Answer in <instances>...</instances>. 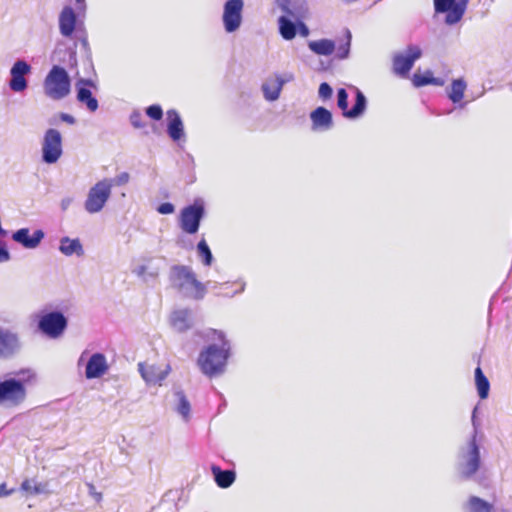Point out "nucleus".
Segmentation results:
<instances>
[{
    "label": "nucleus",
    "instance_id": "35",
    "mask_svg": "<svg viewBox=\"0 0 512 512\" xmlns=\"http://www.w3.org/2000/svg\"><path fill=\"white\" fill-rule=\"evenodd\" d=\"M351 32L349 30H346V41L342 44H340L337 48L336 57L338 59H346L349 56L350 53V46H351Z\"/></svg>",
    "mask_w": 512,
    "mask_h": 512
},
{
    "label": "nucleus",
    "instance_id": "31",
    "mask_svg": "<svg viewBox=\"0 0 512 512\" xmlns=\"http://www.w3.org/2000/svg\"><path fill=\"white\" fill-rule=\"evenodd\" d=\"M474 374L478 395L481 399H486L489 395L490 383L480 367L475 369Z\"/></svg>",
    "mask_w": 512,
    "mask_h": 512
},
{
    "label": "nucleus",
    "instance_id": "32",
    "mask_svg": "<svg viewBox=\"0 0 512 512\" xmlns=\"http://www.w3.org/2000/svg\"><path fill=\"white\" fill-rule=\"evenodd\" d=\"M466 90V82L463 79H455L452 81L451 89L448 92V97L453 103H458L462 100Z\"/></svg>",
    "mask_w": 512,
    "mask_h": 512
},
{
    "label": "nucleus",
    "instance_id": "51",
    "mask_svg": "<svg viewBox=\"0 0 512 512\" xmlns=\"http://www.w3.org/2000/svg\"><path fill=\"white\" fill-rule=\"evenodd\" d=\"M430 84L435 85V86H443L444 80L442 78H436V77L432 76Z\"/></svg>",
    "mask_w": 512,
    "mask_h": 512
},
{
    "label": "nucleus",
    "instance_id": "39",
    "mask_svg": "<svg viewBox=\"0 0 512 512\" xmlns=\"http://www.w3.org/2000/svg\"><path fill=\"white\" fill-rule=\"evenodd\" d=\"M130 122L134 128H143L145 123L142 121V114L138 110H134L130 115Z\"/></svg>",
    "mask_w": 512,
    "mask_h": 512
},
{
    "label": "nucleus",
    "instance_id": "6",
    "mask_svg": "<svg viewBox=\"0 0 512 512\" xmlns=\"http://www.w3.org/2000/svg\"><path fill=\"white\" fill-rule=\"evenodd\" d=\"M205 202L197 198L190 205L181 209L179 214V226L187 234H195L200 228L201 221L205 217Z\"/></svg>",
    "mask_w": 512,
    "mask_h": 512
},
{
    "label": "nucleus",
    "instance_id": "36",
    "mask_svg": "<svg viewBox=\"0 0 512 512\" xmlns=\"http://www.w3.org/2000/svg\"><path fill=\"white\" fill-rule=\"evenodd\" d=\"M433 74L431 71H426L425 73H414L413 75V85L415 87H423L425 85H429L431 82Z\"/></svg>",
    "mask_w": 512,
    "mask_h": 512
},
{
    "label": "nucleus",
    "instance_id": "23",
    "mask_svg": "<svg viewBox=\"0 0 512 512\" xmlns=\"http://www.w3.org/2000/svg\"><path fill=\"white\" fill-rule=\"evenodd\" d=\"M77 16L73 8L65 6L59 15V30L62 36H72L76 27Z\"/></svg>",
    "mask_w": 512,
    "mask_h": 512
},
{
    "label": "nucleus",
    "instance_id": "34",
    "mask_svg": "<svg viewBox=\"0 0 512 512\" xmlns=\"http://www.w3.org/2000/svg\"><path fill=\"white\" fill-rule=\"evenodd\" d=\"M445 13H447L446 18H445V23L448 25H454L462 19L463 15L465 13V10L462 7L454 4Z\"/></svg>",
    "mask_w": 512,
    "mask_h": 512
},
{
    "label": "nucleus",
    "instance_id": "55",
    "mask_svg": "<svg viewBox=\"0 0 512 512\" xmlns=\"http://www.w3.org/2000/svg\"><path fill=\"white\" fill-rule=\"evenodd\" d=\"M225 285H227V283H225V284L213 283V285L211 286V288H212V289H217V288H219V287H223V286H225Z\"/></svg>",
    "mask_w": 512,
    "mask_h": 512
},
{
    "label": "nucleus",
    "instance_id": "10",
    "mask_svg": "<svg viewBox=\"0 0 512 512\" xmlns=\"http://www.w3.org/2000/svg\"><path fill=\"white\" fill-rule=\"evenodd\" d=\"M355 103L351 109H348V93L344 88L337 90V105L342 110L343 116L348 119H357L361 117L367 107V99L363 92L356 88Z\"/></svg>",
    "mask_w": 512,
    "mask_h": 512
},
{
    "label": "nucleus",
    "instance_id": "46",
    "mask_svg": "<svg viewBox=\"0 0 512 512\" xmlns=\"http://www.w3.org/2000/svg\"><path fill=\"white\" fill-rule=\"evenodd\" d=\"M10 258H11L10 252L8 251L6 246L3 244H0V263L7 262L10 260Z\"/></svg>",
    "mask_w": 512,
    "mask_h": 512
},
{
    "label": "nucleus",
    "instance_id": "28",
    "mask_svg": "<svg viewBox=\"0 0 512 512\" xmlns=\"http://www.w3.org/2000/svg\"><path fill=\"white\" fill-rule=\"evenodd\" d=\"M309 49L320 56H330L335 51V42L330 39L312 40L308 42Z\"/></svg>",
    "mask_w": 512,
    "mask_h": 512
},
{
    "label": "nucleus",
    "instance_id": "50",
    "mask_svg": "<svg viewBox=\"0 0 512 512\" xmlns=\"http://www.w3.org/2000/svg\"><path fill=\"white\" fill-rule=\"evenodd\" d=\"M13 490H7L6 488V484L5 483H2L0 485V497H4V496H8L10 494H12Z\"/></svg>",
    "mask_w": 512,
    "mask_h": 512
},
{
    "label": "nucleus",
    "instance_id": "33",
    "mask_svg": "<svg viewBox=\"0 0 512 512\" xmlns=\"http://www.w3.org/2000/svg\"><path fill=\"white\" fill-rule=\"evenodd\" d=\"M197 253L205 266H211L214 258L207 242L204 239L198 242Z\"/></svg>",
    "mask_w": 512,
    "mask_h": 512
},
{
    "label": "nucleus",
    "instance_id": "42",
    "mask_svg": "<svg viewBox=\"0 0 512 512\" xmlns=\"http://www.w3.org/2000/svg\"><path fill=\"white\" fill-rule=\"evenodd\" d=\"M21 488L24 491L32 493V494H38L40 492V489L38 488V486L35 484V482L33 480H25L22 483Z\"/></svg>",
    "mask_w": 512,
    "mask_h": 512
},
{
    "label": "nucleus",
    "instance_id": "5",
    "mask_svg": "<svg viewBox=\"0 0 512 512\" xmlns=\"http://www.w3.org/2000/svg\"><path fill=\"white\" fill-rule=\"evenodd\" d=\"M113 181L104 178L90 187L84 202V209L89 214H96L103 210L111 197Z\"/></svg>",
    "mask_w": 512,
    "mask_h": 512
},
{
    "label": "nucleus",
    "instance_id": "37",
    "mask_svg": "<svg viewBox=\"0 0 512 512\" xmlns=\"http://www.w3.org/2000/svg\"><path fill=\"white\" fill-rule=\"evenodd\" d=\"M146 115L152 120L159 121L163 117V109L158 104H153L145 109Z\"/></svg>",
    "mask_w": 512,
    "mask_h": 512
},
{
    "label": "nucleus",
    "instance_id": "16",
    "mask_svg": "<svg viewBox=\"0 0 512 512\" xmlns=\"http://www.w3.org/2000/svg\"><path fill=\"white\" fill-rule=\"evenodd\" d=\"M21 348L19 336L10 329L0 327V358L14 356Z\"/></svg>",
    "mask_w": 512,
    "mask_h": 512
},
{
    "label": "nucleus",
    "instance_id": "26",
    "mask_svg": "<svg viewBox=\"0 0 512 512\" xmlns=\"http://www.w3.org/2000/svg\"><path fill=\"white\" fill-rule=\"evenodd\" d=\"M211 471L216 484L220 488H229L235 482L236 473L233 470H222L220 467L213 465Z\"/></svg>",
    "mask_w": 512,
    "mask_h": 512
},
{
    "label": "nucleus",
    "instance_id": "4",
    "mask_svg": "<svg viewBox=\"0 0 512 512\" xmlns=\"http://www.w3.org/2000/svg\"><path fill=\"white\" fill-rule=\"evenodd\" d=\"M44 92L53 100H61L70 93L71 80L67 71L54 65L44 80Z\"/></svg>",
    "mask_w": 512,
    "mask_h": 512
},
{
    "label": "nucleus",
    "instance_id": "44",
    "mask_svg": "<svg viewBox=\"0 0 512 512\" xmlns=\"http://www.w3.org/2000/svg\"><path fill=\"white\" fill-rule=\"evenodd\" d=\"M129 179H130L129 173L122 172V173L118 174L115 178L112 179L113 186L114 185H117V186L125 185L126 183L129 182Z\"/></svg>",
    "mask_w": 512,
    "mask_h": 512
},
{
    "label": "nucleus",
    "instance_id": "2",
    "mask_svg": "<svg viewBox=\"0 0 512 512\" xmlns=\"http://www.w3.org/2000/svg\"><path fill=\"white\" fill-rule=\"evenodd\" d=\"M477 407L472 412L473 432L469 439L462 444L457 452L455 468L461 481L476 480L482 468L481 446L477 440L478 423L476 421Z\"/></svg>",
    "mask_w": 512,
    "mask_h": 512
},
{
    "label": "nucleus",
    "instance_id": "38",
    "mask_svg": "<svg viewBox=\"0 0 512 512\" xmlns=\"http://www.w3.org/2000/svg\"><path fill=\"white\" fill-rule=\"evenodd\" d=\"M454 4H456V0H434V8L437 13L446 12Z\"/></svg>",
    "mask_w": 512,
    "mask_h": 512
},
{
    "label": "nucleus",
    "instance_id": "27",
    "mask_svg": "<svg viewBox=\"0 0 512 512\" xmlns=\"http://www.w3.org/2000/svg\"><path fill=\"white\" fill-rule=\"evenodd\" d=\"M278 31L284 40L290 41L297 35V21L293 22L288 15H282L278 18Z\"/></svg>",
    "mask_w": 512,
    "mask_h": 512
},
{
    "label": "nucleus",
    "instance_id": "11",
    "mask_svg": "<svg viewBox=\"0 0 512 512\" xmlns=\"http://www.w3.org/2000/svg\"><path fill=\"white\" fill-rule=\"evenodd\" d=\"M243 0H227L223 6L222 22L227 33L237 31L243 20Z\"/></svg>",
    "mask_w": 512,
    "mask_h": 512
},
{
    "label": "nucleus",
    "instance_id": "49",
    "mask_svg": "<svg viewBox=\"0 0 512 512\" xmlns=\"http://www.w3.org/2000/svg\"><path fill=\"white\" fill-rule=\"evenodd\" d=\"M72 201H73V199L70 198V197L63 198L61 200V208H62V210H67L68 207L71 205Z\"/></svg>",
    "mask_w": 512,
    "mask_h": 512
},
{
    "label": "nucleus",
    "instance_id": "47",
    "mask_svg": "<svg viewBox=\"0 0 512 512\" xmlns=\"http://www.w3.org/2000/svg\"><path fill=\"white\" fill-rule=\"evenodd\" d=\"M240 284V288L236 291H233L232 293H221L219 292L218 295L224 296V297H233L236 294L242 293L245 290L246 283L242 280L237 282Z\"/></svg>",
    "mask_w": 512,
    "mask_h": 512
},
{
    "label": "nucleus",
    "instance_id": "25",
    "mask_svg": "<svg viewBox=\"0 0 512 512\" xmlns=\"http://www.w3.org/2000/svg\"><path fill=\"white\" fill-rule=\"evenodd\" d=\"M463 512H493L494 505L481 497L471 495L463 503Z\"/></svg>",
    "mask_w": 512,
    "mask_h": 512
},
{
    "label": "nucleus",
    "instance_id": "52",
    "mask_svg": "<svg viewBox=\"0 0 512 512\" xmlns=\"http://www.w3.org/2000/svg\"><path fill=\"white\" fill-rule=\"evenodd\" d=\"M468 2L469 0H456V5L462 7L466 11Z\"/></svg>",
    "mask_w": 512,
    "mask_h": 512
},
{
    "label": "nucleus",
    "instance_id": "12",
    "mask_svg": "<svg viewBox=\"0 0 512 512\" xmlns=\"http://www.w3.org/2000/svg\"><path fill=\"white\" fill-rule=\"evenodd\" d=\"M76 99L79 103L84 105L90 112H95L99 103L93 96L92 90H98V84L89 78H79L75 82Z\"/></svg>",
    "mask_w": 512,
    "mask_h": 512
},
{
    "label": "nucleus",
    "instance_id": "41",
    "mask_svg": "<svg viewBox=\"0 0 512 512\" xmlns=\"http://www.w3.org/2000/svg\"><path fill=\"white\" fill-rule=\"evenodd\" d=\"M276 4L286 15L295 16L290 7L291 0H276Z\"/></svg>",
    "mask_w": 512,
    "mask_h": 512
},
{
    "label": "nucleus",
    "instance_id": "7",
    "mask_svg": "<svg viewBox=\"0 0 512 512\" xmlns=\"http://www.w3.org/2000/svg\"><path fill=\"white\" fill-rule=\"evenodd\" d=\"M37 318L38 330L51 339L62 336L68 326L66 316L60 311L41 312Z\"/></svg>",
    "mask_w": 512,
    "mask_h": 512
},
{
    "label": "nucleus",
    "instance_id": "40",
    "mask_svg": "<svg viewBox=\"0 0 512 512\" xmlns=\"http://www.w3.org/2000/svg\"><path fill=\"white\" fill-rule=\"evenodd\" d=\"M332 93H333L332 87L328 83L323 82L320 84L319 90H318V94H319L320 98H322L323 100H327L332 96Z\"/></svg>",
    "mask_w": 512,
    "mask_h": 512
},
{
    "label": "nucleus",
    "instance_id": "15",
    "mask_svg": "<svg viewBox=\"0 0 512 512\" xmlns=\"http://www.w3.org/2000/svg\"><path fill=\"white\" fill-rule=\"evenodd\" d=\"M31 72V66L25 60H17L10 68L9 88L16 93L23 92L28 87L26 76Z\"/></svg>",
    "mask_w": 512,
    "mask_h": 512
},
{
    "label": "nucleus",
    "instance_id": "13",
    "mask_svg": "<svg viewBox=\"0 0 512 512\" xmlns=\"http://www.w3.org/2000/svg\"><path fill=\"white\" fill-rule=\"evenodd\" d=\"M294 79L293 74H275L268 77L262 84L261 90L265 100L274 102L279 99L283 86Z\"/></svg>",
    "mask_w": 512,
    "mask_h": 512
},
{
    "label": "nucleus",
    "instance_id": "22",
    "mask_svg": "<svg viewBox=\"0 0 512 512\" xmlns=\"http://www.w3.org/2000/svg\"><path fill=\"white\" fill-rule=\"evenodd\" d=\"M167 134L173 141H179L184 137V125L180 114L175 109L166 112Z\"/></svg>",
    "mask_w": 512,
    "mask_h": 512
},
{
    "label": "nucleus",
    "instance_id": "54",
    "mask_svg": "<svg viewBox=\"0 0 512 512\" xmlns=\"http://www.w3.org/2000/svg\"><path fill=\"white\" fill-rule=\"evenodd\" d=\"M86 354H87V352H86V351H84V352L81 354L80 358L78 359V363H77V365H78V366H80V365L82 364V362L84 361V357H85V355H86Z\"/></svg>",
    "mask_w": 512,
    "mask_h": 512
},
{
    "label": "nucleus",
    "instance_id": "58",
    "mask_svg": "<svg viewBox=\"0 0 512 512\" xmlns=\"http://www.w3.org/2000/svg\"><path fill=\"white\" fill-rule=\"evenodd\" d=\"M510 88H511V90H512V84H510Z\"/></svg>",
    "mask_w": 512,
    "mask_h": 512
},
{
    "label": "nucleus",
    "instance_id": "24",
    "mask_svg": "<svg viewBox=\"0 0 512 512\" xmlns=\"http://www.w3.org/2000/svg\"><path fill=\"white\" fill-rule=\"evenodd\" d=\"M132 273L141 279L144 283H154L160 273V268L151 264V260L148 263L140 264L132 269Z\"/></svg>",
    "mask_w": 512,
    "mask_h": 512
},
{
    "label": "nucleus",
    "instance_id": "14",
    "mask_svg": "<svg viewBox=\"0 0 512 512\" xmlns=\"http://www.w3.org/2000/svg\"><path fill=\"white\" fill-rule=\"evenodd\" d=\"M422 55L421 49L416 45H409L404 53L397 54L393 59V70L396 74L405 76L412 69L414 62Z\"/></svg>",
    "mask_w": 512,
    "mask_h": 512
},
{
    "label": "nucleus",
    "instance_id": "3",
    "mask_svg": "<svg viewBox=\"0 0 512 512\" xmlns=\"http://www.w3.org/2000/svg\"><path fill=\"white\" fill-rule=\"evenodd\" d=\"M169 279L182 296L194 300H202L207 293V287L211 284L210 281L206 284L200 282L193 269L187 265H173Z\"/></svg>",
    "mask_w": 512,
    "mask_h": 512
},
{
    "label": "nucleus",
    "instance_id": "29",
    "mask_svg": "<svg viewBox=\"0 0 512 512\" xmlns=\"http://www.w3.org/2000/svg\"><path fill=\"white\" fill-rule=\"evenodd\" d=\"M59 250L65 256H71L76 254L82 256L84 254L83 246L79 239H70L69 237H63L60 239Z\"/></svg>",
    "mask_w": 512,
    "mask_h": 512
},
{
    "label": "nucleus",
    "instance_id": "53",
    "mask_svg": "<svg viewBox=\"0 0 512 512\" xmlns=\"http://www.w3.org/2000/svg\"><path fill=\"white\" fill-rule=\"evenodd\" d=\"M493 512H511V511H510V509H508L506 507H497V508L494 507Z\"/></svg>",
    "mask_w": 512,
    "mask_h": 512
},
{
    "label": "nucleus",
    "instance_id": "19",
    "mask_svg": "<svg viewBox=\"0 0 512 512\" xmlns=\"http://www.w3.org/2000/svg\"><path fill=\"white\" fill-rule=\"evenodd\" d=\"M43 238L44 232L40 229L35 230L32 235H30V230L28 228L18 229L12 234V239L26 249H35L41 243Z\"/></svg>",
    "mask_w": 512,
    "mask_h": 512
},
{
    "label": "nucleus",
    "instance_id": "18",
    "mask_svg": "<svg viewBox=\"0 0 512 512\" xmlns=\"http://www.w3.org/2000/svg\"><path fill=\"white\" fill-rule=\"evenodd\" d=\"M106 356L103 353L96 352L90 356L86 363L85 376L87 379H96L102 377L108 370Z\"/></svg>",
    "mask_w": 512,
    "mask_h": 512
},
{
    "label": "nucleus",
    "instance_id": "43",
    "mask_svg": "<svg viewBox=\"0 0 512 512\" xmlns=\"http://www.w3.org/2000/svg\"><path fill=\"white\" fill-rule=\"evenodd\" d=\"M175 211V206L170 202L161 203L157 207V212L162 215L172 214Z\"/></svg>",
    "mask_w": 512,
    "mask_h": 512
},
{
    "label": "nucleus",
    "instance_id": "56",
    "mask_svg": "<svg viewBox=\"0 0 512 512\" xmlns=\"http://www.w3.org/2000/svg\"><path fill=\"white\" fill-rule=\"evenodd\" d=\"M90 492H91V494H93L95 496V498L97 500H100V498H101V494L100 493H94V490H90Z\"/></svg>",
    "mask_w": 512,
    "mask_h": 512
},
{
    "label": "nucleus",
    "instance_id": "9",
    "mask_svg": "<svg viewBox=\"0 0 512 512\" xmlns=\"http://www.w3.org/2000/svg\"><path fill=\"white\" fill-rule=\"evenodd\" d=\"M42 161L46 164L56 163L63 153L61 133L54 128L45 131L41 143Z\"/></svg>",
    "mask_w": 512,
    "mask_h": 512
},
{
    "label": "nucleus",
    "instance_id": "30",
    "mask_svg": "<svg viewBox=\"0 0 512 512\" xmlns=\"http://www.w3.org/2000/svg\"><path fill=\"white\" fill-rule=\"evenodd\" d=\"M176 399L175 411L181 415V417L187 421L190 418L191 405L186 395L182 390H176L174 392Z\"/></svg>",
    "mask_w": 512,
    "mask_h": 512
},
{
    "label": "nucleus",
    "instance_id": "48",
    "mask_svg": "<svg viewBox=\"0 0 512 512\" xmlns=\"http://www.w3.org/2000/svg\"><path fill=\"white\" fill-rule=\"evenodd\" d=\"M59 118L61 121L68 123L70 125H73L76 123V119L72 115L67 114V113H60Z\"/></svg>",
    "mask_w": 512,
    "mask_h": 512
},
{
    "label": "nucleus",
    "instance_id": "21",
    "mask_svg": "<svg viewBox=\"0 0 512 512\" xmlns=\"http://www.w3.org/2000/svg\"><path fill=\"white\" fill-rule=\"evenodd\" d=\"M170 324L179 333L186 332L194 325L193 313L190 309H179L171 313Z\"/></svg>",
    "mask_w": 512,
    "mask_h": 512
},
{
    "label": "nucleus",
    "instance_id": "17",
    "mask_svg": "<svg viewBox=\"0 0 512 512\" xmlns=\"http://www.w3.org/2000/svg\"><path fill=\"white\" fill-rule=\"evenodd\" d=\"M138 371L147 384L161 385L162 381H164L170 373L171 367L167 364L164 369H161V367L157 365H148L140 362L138 364Z\"/></svg>",
    "mask_w": 512,
    "mask_h": 512
},
{
    "label": "nucleus",
    "instance_id": "57",
    "mask_svg": "<svg viewBox=\"0 0 512 512\" xmlns=\"http://www.w3.org/2000/svg\"><path fill=\"white\" fill-rule=\"evenodd\" d=\"M89 489H90V490H93V489H94V486H93V485H89Z\"/></svg>",
    "mask_w": 512,
    "mask_h": 512
},
{
    "label": "nucleus",
    "instance_id": "8",
    "mask_svg": "<svg viewBox=\"0 0 512 512\" xmlns=\"http://www.w3.org/2000/svg\"><path fill=\"white\" fill-rule=\"evenodd\" d=\"M26 398V388L23 380L8 378L0 381V405L14 407Z\"/></svg>",
    "mask_w": 512,
    "mask_h": 512
},
{
    "label": "nucleus",
    "instance_id": "1",
    "mask_svg": "<svg viewBox=\"0 0 512 512\" xmlns=\"http://www.w3.org/2000/svg\"><path fill=\"white\" fill-rule=\"evenodd\" d=\"M198 334L207 341L219 342V345L210 344L200 352L197 364L201 372L210 378L222 374L230 356V342L226 339L224 332L212 328Z\"/></svg>",
    "mask_w": 512,
    "mask_h": 512
},
{
    "label": "nucleus",
    "instance_id": "45",
    "mask_svg": "<svg viewBox=\"0 0 512 512\" xmlns=\"http://www.w3.org/2000/svg\"><path fill=\"white\" fill-rule=\"evenodd\" d=\"M297 34L302 37H307L310 34L308 26L301 20L297 21Z\"/></svg>",
    "mask_w": 512,
    "mask_h": 512
},
{
    "label": "nucleus",
    "instance_id": "20",
    "mask_svg": "<svg viewBox=\"0 0 512 512\" xmlns=\"http://www.w3.org/2000/svg\"><path fill=\"white\" fill-rule=\"evenodd\" d=\"M313 131H328L333 127L332 113L325 107L319 106L310 113Z\"/></svg>",
    "mask_w": 512,
    "mask_h": 512
}]
</instances>
